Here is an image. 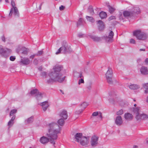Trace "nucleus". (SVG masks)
Returning <instances> with one entry per match:
<instances>
[{
	"mask_svg": "<svg viewBox=\"0 0 148 148\" xmlns=\"http://www.w3.org/2000/svg\"><path fill=\"white\" fill-rule=\"evenodd\" d=\"M14 123V122L11 121V120L8 123V126H10L11 125H12Z\"/></svg>",
	"mask_w": 148,
	"mask_h": 148,
	"instance_id": "nucleus-49",
	"label": "nucleus"
},
{
	"mask_svg": "<svg viewBox=\"0 0 148 148\" xmlns=\"http://www.w3.org/2000/svg\"><path fill=\"white\" fill-rule=\"evenodd\" d=\"M145 93H148V89L147 90H145Z\"/></svg>",
	"mask_w": 148,
	"mask_h": 148,
	"instance_id": "nucleus-62",
	"label": "nucleus"
},
{
	"mask_svg": "<svg viewBox=\"0 0 148 148\" xmlns=\"http://www.w3.org/2000/svg\"><path fill=\"white\" fill-rule=\"evenodd\" d=\"M97 23L99 29V30H102L104 29L105 27L104 23L101 20H99L98 21Z\"/></svg>",
	"mask_w": 148,
	"mask_h": 148,
	"instance_id": "nucleus-18",
	"label": "nucleus"
},
{
	"mask_svg": "<svg viewBox=\"0 0 148 148\" xmlns=\"http://www.w3.org/2000/svg\"><path fill=\"white\" fill-rule=\"evenodd\" d=\"M115 19V16H110L109 19H108V20L109 21H110L112 20H113V19Z\"/></svg>",
	"mask_w": 148,
	"mask_h": 148,
	"instance_id": "nucleus-45",
	"label": "nucleus"
},
{
	"mask_svg": "<svg viewBox=\"0 0 148 148\" xmlns=\"http://www.w3.org/2000/svg\"><path fill=\"white\" fill-rule=\"evenodd\" d=\"M146 101H147V102L148 103V96L147 97Z\"/></svg>",
	"mask_w": 148,
	"mask_h": 148,
	"instance_id": "nucleus-64",
	"label": "nucleus"
},
{
	"mask_svg": "<svg viewBox=\"0 0 148 148\" xmlns=\"http://www.w3.org/2000/svg\"><path fill=\"white\" fill-rule=\"evenodd\" d=\"M43 53V51L42 50L38 51V52L36 54V56H38L41 55Z\"/></svg>",
	"mask_w": 148,
	"mask_h": 148,
	"instance_id": "nucleus-40",
	"label": "nucleus"
},
{
	"mask_svg": "<svg viewBox=\"0 0 148 148\" xmlns=\"http://www.w3.org/2000/svg\"><path fill=\"white\" fill-rule=\"evenodd\" d=\"M79 75L78 77L79 78H81L83 77L82 76V73L81 72L79 73Z\"/></svg>",
	"mask_w": 148,
	"mask_h": 148,
	"instance_id": "nucleus-54",
	"label": "nucleus"
},
{
	"mask_svg": "<svg viewBox=\"0 0 148 148\" xmlns=\"http://www.w3.org/2000/svg\"><path fill=\"white\" fill-rule=\"evenodd\" d=\"M15 57L14 56H11L10 58V60L12 61H14L15 59Z\"/></svg>",
	"mask_w": 148,
	"mask_h": 148,
	"instance_id": "nucleus-46",
	"label": "nucleus"
},
{
	"mask_svg": "<svg viewBox=\"0 0 148 148\" xmlns=\"http://www.w3.org/2000/svg\"><path fill=\"white\" fill-rule=\"evenodd\" d=\"M72 51L70 46H69L67 43L65 42L64 45L60 47L56 52V54H58L60 53L65 54L67 53L70 52Z\"/></svg>",
	"mask_w": 148,
	"mask_h": 148,
	"instance_id": "nucleus-5",
	"label": "nucleus"
},
{
	"mask_svg": "<svg viewBox=\"0 0 148 148\" xmlns=\"http://www.w3.org/2000/svg\"><path fill=\"white\" fill-rule=\"evenodd\" d=\"M86 18L88 21L92 23H93L94 21V20L92 17L87 16Z\"/></svg>",
	"mask_w": 148,
	"mask_h": 148,
	"instance_id": "nucleus-35",
	"label": "nucleus"
},
{
	"mask_svg": "<svg viewBox=\"0 0 148 148\" xmlns=\"http://www.w3.org/2000/svg\"><path fill=\"white\" fill-rule=\"evenodd\" d=\"M145 51V49H140V51Z\"/></svg>",
	"mask_w": 148,
	"mask_h": 148,
	"instance_id": "nucleus-60",
	"label": "nucleus"
},
{
	"mask_svg": "<svg viewBox=\"0 0 148 148\" xmlns=\"http://www.w3.org/2000/svg\"><path fill=\"white\" fill-rule=\"evenodd\" d=\"M98 137L96 136H94L91 138L90 141L91 145L92 147L96 146L98 144Z\"/></svg>",
	"mask_w": 148,
	"mask_h": 148,
	"instance_id": "nucleus-10",
	"label": "nucleus"
},
{
	"mask_svg": "<svg viewBox=\"0 0 148 148\" xmlns=\"http://www.w3.org/2000/svg\"><path fill=\"white\" fill-rule=\"evenodd\" d=\"M42 3H41L40 4V5L38 9L39 10H40L41 9V6H42Z\"/></svg>",
	"mask_w": 148,
	"mask_h": 148,
	"instance_id": "nucleus-57",
	"label": "nucleus"
},
{
	"mask_svg": "<svg viewBox=\"0 0 148 148\" xmlns=\"http://www.w3.org/2000/svg\"><path fill=\"white\" fill-rule=\"evenodd\" d=\"M130 43L135 44V41L134 39L133 38H131L130 39Z\"/></svg>",
	"mask_w": 148,
	"mask_h": 148,
	"instance_id": "nucleus-50",
	"label": "nucleus"
},
{
	"mask_svg": "<svg viewBox=\"0 0 148 148\" xmlns=\"http://www.w3.org/2000/svg\"><path fill=\"white\" fill-rule=\"evenodd\" d=\"M15 115H14L12 117V118L10 120H11V121H12L13 122V121L15 119Z\"/></svg>",
	"mask_w": 148,
	"mask_h": 148,
	"instance_id": "nucleus-56",
	"label": "nucleus"
},
{
	"mask_svg": "<svg viewBox=\"0 0 148 148\" xmlns=\"http://www.w3.org/2000/svg\"><path fill=\"white\" fill-rule=\"evenodd\" d=\"M141 114L138 113L136 115V118L137 121H139L141 120Z\"/></svg>",
	"mask_w": 148,
	"mask_h": 148,
	"instance_id": "nucleus-36",
	"label": "nucleus"
},
{
	"mask_svg": "<svg viewBox=\"0 0 148 148\" xmlns=\"http://www.w3.org/2000/svg\"><path fill=\"white\" fill-rule=\"evenodd\" d=\"M60 92L63 94H64V92H63V91L62 90H60Z\"/></svg>",
	"mask_w": 148,
	"mask_h": 148,
	"instance_id": "nucleus-63",
	"label": "nucleus"
},
{
	"mask_svg": "<svg viewBox=\"0 0 148 148\" xmlns=\"http://www.w3.org/2000/svg\"><path fill=\"white\" fill-rule=\"evenodd\" d=\"M83 21V19L81 18H80L79 19L78 22L77 23V26L78 27L79 26L81 25L82 24Z\"/></svg>",
	"mask_w": 148,
	"mask_h": 148,
	"instance_id": "nucleus-33",
	"label": "nucleus"
},
{
	"mask_svg": "<svg viewBox=\"0 0 148 148\" xmlns=\"http://www.w3.org/2000/svg\"><path fill=\"white\" fill-rule=\"evenodd\" d=\"M36 56V54H35L34 55H33L30 56L29 57V58L30 59H33L34 58V57Z\"/></svg>",
	"mask_w": 148,
	"mask_h": 148,
	"instance_id": "nucleus-53",
	"label": "nucleus"
},
{
	"mask_svg": "<svg viewBox=\"0 0 148 148\" xmlns=\"http://www.w3.org/2000/svg\"><path fill=\"white\" fill-rule=\"evenodd\" d=\"M47 72L45 71L42 72L41 73V75L43 77H45V78L47 77Z\"/></svg>",
	"mask_w": 148,
	"mask_h": 148,
	"instance_id": "nucleus-41",
	"label": "nucleus"
},
{
	"mask_svg": "<svg viewBox=\"0 0 148 148\" xmlns=\"http://www.w3.org/2000/svg\"><path fill=\"white\" fill-rule=\"evenodd\" d=\"M1 39H2V40L4 42H5V37L4 36H3L1 37Z\"/></svg>",
	"mask_w": 148,
	"mask_h": 148,
	"instance_id": "nucleus-55",
	"label": "nucleus"
},
{
	"mask_svg": "<svg viewBox=\"0 0 148 148\" xmlns=\"http://www.w3.org/2000/svg\"><path fill=\"white\" fill-rule=\"evenodd\" d=\"M40 105L42 107V108L44 111H45L49 106L47 101H45L40 103Z\"/></svg>",
	"mask_w": 148,
	"mask_h": 148,
	"instance_id": "nucleus-15",
	"label": "nucleus"
},
{
	"mask_svg": "<svg viewBox=\"0 0 148 148\" xmlns=\"http://www.w3.org/2000/svg\"><path fill=\"white\" fill-rule=\"evenodd\" d=\"M84 36V34H82L81 33H79L78 34V36L80 38L83 37Z\"/></svg>",
	"mask_w": 148,
	"mask_h": 148,
	"instance_id": "nucleus-51",
	"label": "nucleus"
},
{
	"mask_svg": "<svg viewBox=\"0 0 148 148\" xmlns=\"http://www.w3.org/2000/svg\"><path fill=\"white\" fill-rule=\"evenodd\" d=\"M90 38L94 41H98L101 40V38L95 36H91Z\"/></svg>",
	"mask_w": 148,
	"mask_h": 148,
	"instance_id": "nucleus-31",
	"label": "nucleus"
},
{
	"mask_svg": "<svg viewBox=\"0 0 148 148\" xmlns=\"http://www.w3.org/2000/svg\"><path fill=\"white\" fill-rule=\"evenodd\" d=\"M129 88L133 90L137 89L140 88V86L136 84H132L129 86Z\"/></svg>",
	"mask_w": 148,
	"mask_h": 148,
	"instance_id": "nucleus-22",
	"label": "nucleus"
},
{
	"mask_svg": "<svg viewBox=\"0 0 148 148\" xmlns=\"http://www.w3.org/2000/svg\"><path fill=\"white\" fill-rule=\"evenodd\" d=\"M141 73L144 75H146L148 74V71L147 67L143 66L140 69Z\"/></svg>",
	"mask_w": 148,
	"mask_h": 148,
	"instance_id": "nucleus-20",
	"label": "nucleus"
},
{
	"mask_svg": "<svg viewBox=\"0 0 148 148\" xmlns=\"http://www.w3.org/2000/svg\"><path fill=\"white\" fill-rule=\"evenodd\" d=\"M48 75L51 78L47 80V82L49 84H51L56 82L60 83L62 82L65 77V76H64L63 78H60V76L57 73H49Z\"/></svg>",
	"mask_w": 148,
	"mask_h": 148,
	"instance_id": "nucleus-3",
	"label": "nucleus"
},
{
	"mask_svg": "<svg viewBox=\"0 0 148 148\" xmlns=\"http://www.w3.org/2000/svg\"><path fill=\"white\" fill-rule=\"evenodd\" d=\"M140 12V9L138 7H134L131 11H125L123 12V14L125 17H127L133 16L136 14H138Z\"/></svg>",
	"mask_w": 148,
	"mask_h": 148,
	"instance_id": "nucleus-4",
	"label": "nucleus"
},
{
	"mask_svg": "<svg viewBox=\"0 0 148 148\" xmlns=\"http://www.w3.org/2000/svg\"><path fill=\"white\" fill-rule=\"evenodd\" d=\"M143 87L145 90L148 89V83L144 84L143 85Z\"/></svg>",
	"mask_w": 148,
	"mask_h": 148,
	"instance_id": "nucleus-42",
	"label": "nucleus"
},
{
	"mask_svg": "<svg viewBox=\"0 0 148 148\" xmlns=\"http://www.w3.org/2000/svg\"><path fill=\"white\" fill-rule=\"evenodd\" d=\"M124 118L127 121H130L132 119L133 116L132 114L127 113L125 114Z\"/></svg>",
	"mask_w": 148,
	"mask_h": 148,
	"instance_id": "nucleus-17",
	"label": "nucleus"
},
{
	"mask_svg": "<svg viewBox=\"0 0 148 148\" xmlns=\"http://www.w3.org/2000/svg\"><path fill=\"white\" fill-rule=\"evenodd\" d=\"M34 120V117L33 116H32L27 119L26 121V123H31L33 122Z\"/></svg>",
	"mask_w": 148,
	"mask_h": 148,
	"instance_id": "nucleus-28",
	"label": "nucleus"
},
{
	"mask_svg": "<svg viewBox=\"0 0 148 148\" xmlns=\"http://www.w3.org/2000/svg\"><path fill=\"white\" fill-rule=\"evenodd\" d=\"M140 108L139 107L134 108H133V112L136 115L139 113Z\"/></svg>",
	"mask_w": 148,
	"mask_h": 148,
	"instance_id": "nucleus-29",
	"label": "nucleus"
},
{
	"mask_svg": "<svg viewBox=\"0 0 148 148\" xmlns=\"http://www.w3.org/2000/svg\"><path fill=\"white\" fill-rule=\"evenodd\" d=\"M20 63L24 65H27L29 64L30 63V61L27 58H24L21 59Z\"/></svg>",
	"mask_w": 148,
	"mask_h": 148,
	"instance_id": "nucleus-13",
	"label": "nucleus"
},
{
	"mask_svg": "<svg viewBox=\"0 0 148 148\" xmlns=\"http://www.w3.org/2000/svg\"><path fill=\"white\" fill-rule=\"evenodd\" d=\"M123 113V110H120L116 112V114L117 115H121Z\"/></svg>",
	"mask_w": 148,
	"mask_h": 148,
	"instance_id": "nucleus-39",
	"label": "nucleus"
},
{
	"mask_svg": "<svg viewBox=\"0 0 148 148\" xmlns=\"http://www.w3.org/2000/svg\"><path fill=\"white\" fill-rule=\"evenodd\" d=\"M133 148H138V146L137 145H134Z\"/></svg>",
	"mask_w": 148,
	"mask_h": 148,
	"instance_id": "nucleus-61",
	"label": "nucleus"
},
{
	"mask_svg": "<svg viewBox=\"0 0 148 148\" xmlns=\"http://www.w3.org/2000/svg\"><path fill=\"white\" fill-rule=\"evenodd\" d=\"M107 16L106 13L103 11H101L99 14V16L102 19L106 18Z\"/></svg>",
	"mask_w": 148,
	"mask_h": 148,
	"instance_id": "nucleus-21",
	"label": "nucleus"
},
{
	"mask_svg": "<svg viewBox=\"0 0 148 148\" xmlns=\"http://www.w3.org/2000/svg\"><path fill=\"white\" fill-rule=\"evenodd\" d=\"M112 77H106L107 82L110 84H113V81L112 79Z\"/></svg>",
	"mask_w": 148,
	"mask_h": 148,
	"instance_id": "nucleus-23",
	"label": "nucleus"
},
{
	"mask_svg": "<svg viewBox=\"0 0 148 148\" xmlns=\"http://www.w3.org/2000/svg\"><path fill=\"white\" fill-rule=\"evenodd\" d=\"M123 121L121 116H118L116 117L115 120V123L118 125H120L122 124Z\"/></svg>",
	"mask_w": 148,
	"mask_h": 148,
	"instance_id": "nucleus-14",
	"label": "nucleus"
},
{
	"mask_svg": "<svg viewBox=\"0 0 148 148\" xmlns=\"http://www.w3.org/2000/svg\"><path fill=\"white\" fill-rule=\"evenodd\" d=\"M92 83L91 81H88L86 85L87 88L89 90H91L92 88Z\"/></svg>",
	"mask_w": 148,
	"mask_h": 148,
	"instance_id": "nucleus-26",
	"label": "nucleus"
},
{
	"mask_svg": "<svg viewBox=\"0 0 148 148\" xmlns=\"http://www.w3.org/2000/svg\"><path fill=\"white\" fill-rule=\"evenodd\" d=\"M64 119H60L58 121V125L60 126H62L64 125Z\"/></svg>",
	"mask_w": 148,
	"mask_h": 148,
	"instance_id": "nucleus-24",
	"label": "nucleus"
},
{
	"mask_svg": "<svg viewBox=\"0 0 148 148\" xmlns=\"http://www.w3.org/2000/svg\"><path fill=\"white\" fill-rule=\"evenodd\" d=\"M49 128L48 130L49 133L47 134L48 138L43 136L40 138V141L41 143L45 144L49 140L51 143L53 144L55 147V140L57 139V134L60 133L61 128L59 125L53 123L49 124Z\"/></svg>",
	"mask_w": 148,
	"mask_h": 148,
	"instance_id": "nucleus-1",
	"label": "nucleus"
},
{
	"mask_svg": "<svg viewBox=\"0 0 148 148\" xmlns=\"http://www.w3.org/2000/svg\"><path fill=\"white\" fill-rule=\"evenodd\" d=\"M36 97L38 100L41 99L42 97V94L41 93L38 91L37 94L36 95Z\"/></svg>",
	"mask_w": 148,
	"mask_h": 148,
	"instance_id": "nucleus-30",
	"label": "nucleus"
},
{
	"mask_svg": "<svg viewBox=\"0 0 148 148\" xmlns=\"http://www.w3.org/2000/svg\"><path fill=\"white\" fill-rule=\"evenodd\" d=\"M75 140L79 143L82 146H86L88 145L89 142V137L83 136L81 133H78L75 135Z\"/></svg>",
	"mask_w": 148,
	"mask_h": 148,
	"instance_id": "nucleus-2",
	"label": "nucleus"
},
{
	"mask_svg": "<svg viewBox=\"0 0 148 148\" xmlns=\"http://www.w3.org/2000/svg\"><path fill=\"white\" fill-rule=\"evenodd\" d=\"M112 71L110 67H108V70L106 74V77H112Z\"/></svg>",
	"mask_w": 148,
	"mask_h": 148,
	"instance_id": "nucleus-19",
	"label": "nucleus"
},
{
	"mask_svg": "<svg viewBox=\"0 0 148 148\" xmlns=\"http://www.w3.org/2000/svg\"><path fill=\"white\" fill-rule=\"evenodd\" d=\"M108 7L109 12L111 14L113 13L115 11V9L109 5H108Z\"/></svg>",
	"mask_w": 148,
	"mask_h": 148,
	"instance_id": "nucleus-34",
	"label": "nucleus"
},
{
	"mask_svg": "<svg viewBox=\"0 0 148 148\" xmlns=\"http://www.w3.org/2000/svg\"><path fill=\"white\" fill-rule=\"evenodd\" d=\"M99 112H94L92 113V116H96L99 114Z\"/></svg>",
	"mask_w": 148,
	"mask_h": 148,
	"instance_id": "nucleus-43",
	"label": "nucleus"
},
{
	"mask_svg": "<svg viewBox=\"0 0 148 148\" xmlns=\"http://www.w3.org/2000/svg\"><path fill=\"white\" fill-rule=\"evenodd\" d=\"M22 49L23 50V51L22 52V53L25 55H27L29 51V49L25 47H23L22 48Z\"/></svg>",
	"mask_w": 148,
	"mask_h": 148,
	"instance_id": "nucleus-25",
	"label": "nucleus"
},
{
	"mask_svg": "<svg viewBox=\"0 0 148 148\" xmlns=\"http://www.w3.org/2000/svg\"><path fill=\"white\" fill-rule=\"evenodd\" d=\"M145 61L146 63L148 64V58H147L146 59Z\"/></svg>",
	"mask_w": 148,
	"mask_h": 148,
	"instance_id": "nucleus-58",
	"label": "nucleus"
},
{
	"mask_svg": "<svg viewBox=\"0 0 148 148\" xmlns=\"http://www.w3.org/2000/svg\"><path fill=\"white\" fill-rule=\"evenodd\" d=\"M84 83V81L83 79H79V81L78 84H80L81 83Z\"/></svg>",
	"mask_w": 148,
	"mask_h": 148,
	"instance_id": "nucleus-47",
	"label": "nucleus"
},
{
	"mask_svg": "<svg viewBox=\"0 0 148 148\" xmlns=\"http://www.w3.org/2000/svg\"><path fill=\"white\" fill-rule=\"evenodd\" d=\"M98 115V116L101 119V120L102 119L101 113L99 112V114Z\"/></svg>",
	"mask_w": 148,
	"mask_h": 148,
	"instance_id": "nucleus-52",
	"label": "nucleus"
},
{
	"mask_svg": "<svg viewBox=\"0 0 148 148\" xmlns=\"http://www.w3.org/2000/svg\"><path fill=\"white\" fill-rule=\"evenodd\" d=\"M114 35L113 32L111 31L109 33L108 36H106L105 37V39L106 41L108 42H111L112 40V38Z\"/></svg>",
	"mask_w": 148,
	"mask_h": 148,
	"instance_id": "nucleus-12",
	"label": "nucleus"
},
{
	"mask_svg": "<svg viewBox=\"0 0 148 148\" xmlns=\"http://www.w3.org/2000/svg\"><path fill=\"white\" fill-rule=\"evenodd\" d=\"M88 10V12L91 14H93L94 13L93 7L92 6H89Z\"/></svg>",
	"mask_w": 148,
	"mask_h": 148,
	"instance_id": "nucleus-32",
	"label": "nucleus"
},
{
	"mask_svg": "<svg viewBox=\"0 0 148 148\" xmlns=\"http://www.w3.org/2000/svg\"><path fill=\"white\" fill-rule=\"evenodd\" d=\"M88 106L87 103L84 102L80 106V109L76 111L75 113L77 114H79L82 112L86 107Z\"/></svg>",
	"mask_w": 148,
	"mask_h": 148,
	"instance_id": "nucleus-11",
	"label": "nucleus"
},
{
	"mask_svg": "<svg viewBox=\"0 0 148 148\" xmlns=\"http://www.w3.org/2000/svg\"><path fill=\"white\" fill-rule=\"evenodd\" d=\"M38 60H37L36 59H34L33 61V63L34 64L36 65H37L38 64Z\"/></svg>",
	"mask_w": 148,
	"mask_h": 148,
	"instance_id": "nucleus-44",
	"label": "nucleus"
},
{
	"mask_svg": "<svg viewBox=\"0 0 148 148\" xmlns=\"http://www.w3.org/2000/svg\"><path fill=\"white\" fill-rule=\"evenodd\" d=\"M133 35L139 40H144L147 38L146 34L140 29L134 31Z\"/></svg>",
	"mask_w": 148,
	"mask_h": 148,
	"instance_id": "nucleus-7",
	"label": "nucleus"
},
{
	"mask_svg": "<svg viewBox=\"0 0 148 148\" xmlns=\"http://www.w3.org/2000/svg\"><path fill=\"white\" fill-rule=\"evenodd\" d=\"M60 116L63 119L65 120L68 117L67 113L66 111L63 110L60 114Z\"/></svg>",
	"mask_w": 148,
	"mask_h": 148,
	"instance_id": "nucleus-16",
	"label": "nucleus"
},
{
	"mask_svg": "<svg viewBox=\"0 0 148 148\" xmlns=\"http://www.w3.org/2000/svg\"><path fill=\"white\" fill-rule=\"evenodd\" d=\"M11 5L12 6V8H11L10 10L9 16H11L12 14L13 13L15 17H19V14L17 8L15 6V3L13 0H12L11 1Z\"/></svg>",
	"mask_w": 148,
	"mask_h": 148,
	"instance_id": "nucleus-8",
	"label": "nucleus"
},
{
	"mask_svg": "<svg viewBox=\"0 0 148 148\" xmlns=\"http://www.w3.org/2000/svg\"><path fill=\"white\" fill-rule=\"evenodd\" d=\"M17 112V110L16 109H13L11 110L10 112V116H12L13 114H15Z\"/></svg>",
	"mask_w": 148,
	"mask_h": 148,
	"instance_id": "nucleus-37",
	"label": "nucleus"
},
{
	"mask_svg": "<svg viewBox=\"0 0 148 148\" xmlns=\"http://www.w3.org/2000/svg\"><path fill=\"white\" fill-rule=\"evenodd\" d=\"M65 8V6L62 5L59 7V9L60 10H63Z\"/></svg>",
	"mask_w": 148,
	"mask_h": 148,
	"instance_id": "nucleus-48",
	"label": "nucleus"
},
{
	"mask_svg": "<svg viewBox=\"0 0 148 148\" xmlns=\"http://www.w3.org/2000/svg\"><path fill=\"white\" fill-rule=\"evenodd\" d=\"M42 67H41V66L39 67L38 68V70L40 71H41L42 70Z\"/></svg>",
	"mask_w": 148,
	"mask_h": 148,
	"instance_id": "nucleus-59",
	"label": "nucleus"
},
{
	"mask_svg": "<svg viewBox=\"0 0 148 148\" xmlns=\"http://www.w3.org/2000/svg\"><path fill=\"white\" fill-rule=\"evenodd\" d=\"M141 120H143V119H147V118H148V117L147 115L146 114H141Z\"/></svg>",
	"mask_w": 148,
	"mask_h": 148,
	"instance_id": "nucleus-38",
	"label": "nucleus"
},
{
	"mask_svg": "<svg viewBox=\"0 0 148 148\" xmlns=\"http://www.w3.org/2000/svg\"><path fill=\"white\" fill-rule=\"evenodd\" d=\"M62 68V66H56L53 68V71L51 73H57L60 76V78H63L64 76H63L62 74L60 72Z\"/></svg>",
	"mask_w": 148,
	"mask_h": 148,
	"instance_id": "nucleus-9",
	"label": "nucleus"
},
{
	"mask_svg": "<svg viewBox=\"0 0 148 148\" xmlns=\"http://www.w3.org/2000/svg\"><path fill=\"white\" fill-rule=\"evenodd\" d=\"M12 50L7 48H4L3 46L0 45V55L2 57L7 58L9 57Z\"/></svg>",
	"mask_w": 148,
	"mask_h": 148,
	"instance_id": "nucleus-6",
	"label": "nucleus"
},
{
	"mask_svg": "<svg viewBox=\"0 0 148 148\" xmlns=\"http://www.w3.org/2000/svg\"><path fill=\"white\" fill-rule=\"evenodd\" d=\"M38 90L37 89H33V90H32L31 91L30 94L31 95H35V96H36V95L38 93Z\"/></svg>",
	"mask_w": 148,
	"mask_h": 148,
	"instance_id": "nucleus-27",
	"label": "nucleus"
}]
</instances>
